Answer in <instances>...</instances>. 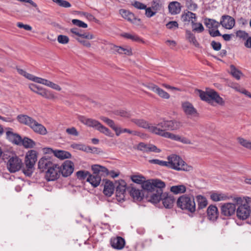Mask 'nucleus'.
<instances>
[{
  "label": "nucleus",
  "mask_w": 251,
  "mask_h": 251,
  "mask_svg": "<svg viewBox=\"0 0 251 251\" xmlns=\"http://www.w3.org/2000/svg\"><path fill=\"white\" fill-rule=\"evenodd\" d=\"M118 183L116 186V195L117 198H119L120 200H123L125 197V193L126 192V183L123 179L119 180L117 181Z\"/></svg>",
  "instance_id": "nucleus-14"
},
{
  "label": "nucleus",
  "mask_w": 251,
  "mask_h": 251,
  "mask_svg": "<svg viewBox=\"0 0 251 251\" xmlns=\"http://www.w3.org/2000/svg\"><path fill=\"white\" fill-rule=\"evenodd\" d=\"M17 70L19 74L29 80H31V75L26 73L24 70L22 69L17 68Z\"/></svg>",
  "instance_id": "nucleus-58"
},
{
  "label": "nucleus",
  "mask_w": 251,
  "mask_h": 251,
  "mask_svg": "<svg viewBox=\"0 0 251 251\" xmlns=\"http://www.w3.org/2000/svg\"><path fill=\"white\" fill-rule=\"evenodd\" d=\"M165 196L162 198V203L165 208H171L173 207L175 199L173 196L168 195L167 194L164 193Z\"/></svg>",
  "instance_id": "nucleus-27"
},
{
  "label": "nucleus",
  "mask_w": 251,
  "mask_h": 251,
  "mask_svg": "<svg viewBox=\"0 0 251 251\" xmlns=\"http://www.w3.org/2000/svg\"><path fill=\"white\" fill-rule=\"evenodd\" d=\"M132 122L138 126L146 128L148 129L149 132H151L152 124H149L148 122L143 119H133L132 120Z\"/></svg>",
  "instance_id": "nucleus-30"
},
{
  "label": "nucleus",
  "mask_w": 251,
  "mask_h": 251,
  "mask_svg": "<svg viewBox=\"0 0 251 251\" xmlns=\"http://www.w3.org/2000/svg\"><path fill=\"white\" fill-rule=\"evenodd\" d=\"M127 191L129 192L130 195L134 200L141 201L143 197L141 191L139 189H136L133 187H128Z\"/></svg>",
  "instance_id": "nucleus-26"
},
{
  "label": "nucleus",
  "mask_w": 251,
  "mask_h": 251,
  "mask_svg": "<svg viewBox=\"0 0 251 251\" xmlns=\"http://www.w3.org/2000/svg\"><path fill=\"white\" fill-rule=\"evenodd\" d=\"M177 206L182 210H186L191 213L196 210V204L193 197H190L187 195H184L177 199Z\"/></svg>",
  "instance_id": "nucleus-5"
},
{
  "label": "nucleus",
  "mask_w": 251,
  "mask_h": 251,
  "mask_svg": "<svg viewBox=\"0 0 251 251\" xmlns=\"http://www.w3.org/2000/svg\"><path fill=\"white\" fill-rule=\"evenodd\" d=\"M79 121L83 124L95 129H97L100 123L95 119L87 118L84 116H79L78 117Z\"/></svg>",
  "instance_id": "nucleus-15"
},
{
  "label": "nucleus",
  "mask_w": 251,
  "mask_h": 251,
  "mask_svg": "<svg viewBox=\"0 0 251 251\" xmlns=\"http://www.w3.org/2000/svg\"><path fill=\"white\" fill-rule=\"evenodd\" d=\"M204 24L208 28L209 33L212 37L220 36L221 34L218 29L220 26L219 23L215 20L206 18L204 19Z\"/></svg>",
  "instance_id": "nucleus-7"
},
{
  "label": "nucleus",
  "mask_w": 251,
  "mask_h": 251,
  "mask_svg": "<svg viewBox=\"0 0 251 251\" xmlns=\"http://www.w3.org/2000/svg\"><path fill=\"white\" fill-rule=\"evenodd\" d=\"M149 163L151 164H157L161 166H165L167 167V162L160 160L157 159H151L149 160Z\"/></svg>",
  "instance_id": "nucleus-51"
},
{
  "label": "nucleus",
  "mask_w": 251,
  "mask_h": 251,
  "mask_svg": "<svg viewBox=\"0 0 251 251\" xmlns=\"http://www.w3.org/2000/svg\"><path fill=\"white\" fill-rule=\"evenodd\" d=\"M164 137L169 138L175 141H179L184 144H190L191 143L190 141L188 139L185 137H181L178 135L169 132L166 133L165 134H164Z\"/></svg>",
  "instance_id": "nucleus-23"
},
{
  "label": "nucleus",
  "mask_w": 251,
  "mask_h": 251,
  "mask_svg": "<svg viewBox=\"0 0 251 251\" xmlns=\"http://www.w3.org/2000/svg\"><path fill=\"white\" fill-rule=\"evenodd\" d=\"M230 74L237 80H239L241 78V76L243 75L242 73L237 69L235 66L233 65H231L230 66Z\"/></svg>",
  "instance_id": "nucleus-40"
},
{
  "label": "nucleus",
  "mask_w": 251,
  "mask_h": 251,
  "mask_svg": "<svg viewBox=\"0 0 251 251\" xmlns=\"http://www.w3.org/2000/svg\"><path fill=\"white\" fill-rule=\"evenodd\" d=\"M7 137L12 143L17 145H21V137L17 133H14L11 131L6 132Z\"/></svg>",
  "instance_id": "nucleus-25"
},
{
  "label": "nucleus",
  "mask_w": 251,
  "mask_h": 251,
  "mask_svg": "<svg viewBox=\"0 0 251 251\" xmlns=\"http://www.w3.org/2000/svg\"><path fill=\"white\" fill-rule=\"evenodd\" d=\"M46 86L57 91H60L62 90V88L60 85L48 79L46 82Z\"/></svg>",
  "instance_id": "nucleus-48"
},
{
  "label": "nucleus",
  "mask_w": 251,
  "mask_h": 251,
  "mask_svg": "<svg viewBox=\"0 0 251 251\" xmlns=\"http://www.w3.org/2000/svg\"><path fill=\"white\" fill-rule=\"evenodd\" d=\"M196 199L198 203V209H203L208 204V201L205 197L201 195H198L196 197Z\"/></svg>",
  "instance_id": "nucleus-32"
},
{
  "label": "nucleus",
  "mask_w": 251,
  "mask_h": 251,
  "mask_svg": "<svg viewBox=\"0 0 251 251\" xmlns=\"http://www.w3.org/2000/svg\"><path fill=\"white\" fill-rule=\"evenodd\" d=\"M38 168L45 172V178L48 181H54L60 176V164L50 157H43L38 163Z\"/></svg>",
  "instance_id": "nucleus-1"
},
{
  "label": "nucleus",
  "mask_w": 251,
  "mask_h": 251,
  "mask_svg": "<svg viewBox=\"0 0 251 251\" xmlns=\"http://www.w3.org/2000/svg\"><path fill=\"white\" fill-rule=\"evenodd\" d=\"M198 93L200 97L202 100L206 101L208 103H212L213 101H215L221 105H223L225 104V101L214 90L204 92L199 90Z\"/></svg>",
  "instance_id": "nucleus-6"
},
{
  "label": "nucleus",
  "mask_w": 251,
  "mask_h": 251,
  "mask_svg": "<svg viewBox=\"0 0 251 251\" xmlns=\"http://www.w3.org/2000/svg\"><path fill=\"white\" fill-rule=\"evenodd\" d=\"M22 165L21 159L15 155L10 157L7 162L6 167L10 173H14L19 171L22 168Z\"/></svg>",
  "instance_id": "nucleus-8"
},
{
  "label": "nucleus",
  "mask_w": 251,
  "mask_h": 251,
  "mask_svg": "<svg viewBox=\"0 0 251 251\" xmlns=\"http://www.w3.org/2000/svg\"><path fill=\"white\" fill-rule=\"evenodd\" d=\"M72 22L74 25H76L79 27L85 28L88 26L86 23L77 19H73L72 20Z\"/></svg>",
  "instance_id": "nucleus-53"
},
{
  "label": "nucleus",
  "mask_w": 251,
  "mask_h": 251,
  "mask_svg": "<svg viewBox=\"0 0 251 251\" xmlns=\"http://www.w3.org/2000/svg\"><path fill=\"white\" fill-rule=\"evenodd\" d=\"M207 215L209 220L212 221L216 220L219 215L217 207L215 205H209L207 209Z\"/></svg>",
  "instance_id": "nucleus-20"
},
{
  "label": "nucleus",
  "mask_w": 251,
  "mask_h": 251,
  "mask_svg": "<svg viewBox=\"0 0 251 251\" xmlns=\"http://www.w3.org/2000/svg\"><path fill=\"white\" fill-rule=\"evenodd\" d=\"M121 15L125 19L131 22L134 19L133 14L125 9H121L119 11Z\"/></svg>",
  "instance_id": "nucleus-41"
},
{
  "label": "nucleus",
  "mask_w": 251,
  "mask_h": 251,
  "mask_svg": "<svg viewBox=\"0 0 251 251\" xmlns=\"http://www.w3.org/2000/svg\"><path fill=\"white\" fill-rule=\"evenodd\" d=\"M186 4L188 9L194 11L198 8L197 4L194 2L192 0H187Z\"/></svg>",
  "instance_id": "nucleus-57"
},
{
  "label": "nucleus",
  "mask_w": 251,
  "mask_h": 251,
  "mask_svg": "<svg viewBox=\"0 0 251 251\" xmlns=\"http://www.w3.org/2000/svg\"><path fill=\"white\" fill-rule=\"evenodd\" d=\"M85 38H75V40L77 41L78 42H79L80 44L82 45L83 46L87 47L90 48L91 46V44L88 41L85 40Z\"/></svg>",
  "instance_id": "nucleus-56"
},
{
  "label": "nucleus",
  "mask_w": 251,
  "mask_h": 251,
  "mask_svg": "<svg viewBox=\"0 0 251 251\" xmlns=\"http://www.w3.org/2000/svg\"><path fill=\"white\" fill-rule=\"evenodd\" d=\"M104 181V188L103 193L107 196L110 197L113 194L115 190V186L113 183L107 179L103 180Z\"/></svg>",
  "instance_id": "nucleus-21"
},
{
  "label": "nucleus",
  "mask_w": 251,
  "mask_h": 251,
  "mask_svg": "<svg viewBox=\"0 0 251 251\" xmlns=\"http://www.w3.org/2000/svg\"><path fill=\"white\" fill-rule=\"evenodd\" d=\"M137 149L144 152L152 151L158 153L161 151V150L158 149L155 146L152 144H146L142 142L138 144Z\"/></svg>",
  "instance_id": "nucleus-18"
},
{
  "label": "nucleus",
  "mask_w": 251,
  "mask_h": 251,
  "mask_svg": "<svg viewBox=\"0 0 251 251\" xmlns=\"http://www.w3.org/2000/svg\"><path fill=\"white\" fill-rule=\"evenodd\" d=\"M236 36L241 38L246 39L248 37V34L244 31L239 30L236 32Z\"/></svg>",
  "instance_id": "nucleus-64"
},
{
  "label": "nucleus",
  "mask_w": 251,
  "mask_h": 251,
  "mask_svg": "<svg viewBox=\"0 0 251 251\" xmlns=\"http://www.w3.org/2000/svg\"><path fill=\"white\" fill-rule=\"evenodd\" d=\"M239 143L244 147L251 150V142L244 139L243 138H238Z\"/></svg>",
  "instance_id": "nucleus-49"
},
{
  "label": "nucleus",
  "mask_w": 251,
  "mask_h": 251,
  "mask_svg": "<svg viewBox=\"0 0 251 251\" xmlns=\"http://www.w3.org/2000/svg\"><path fill=\"white\" fill-rule=\"evenodd\" d=\"M32 130L41 135H46L48 133L46 128L35 120H32Z\"/></svg>",
  "instance_id": "nucleus-19"
},
{
  "label": "nucleus",
  "mask_w": 251,
  "mask_h": 251,
  "mask_svg": "<svg viewBox=\"0 0 251 251\" xmlns=\"http://www.w3.org/2000/svg\"><path fill=\"white\" fill-rule=\"evenodd\" d=\"M71 36L75 39V38H83L87 40H91L95 38L93 34L89 32H84L77 28H72L70 29Z\"/></svg>",
  "instance_id": "nucleus-11"
},
{
  "label": "nucleus",
  "mask_w": 251,
  "mask_h": 251,
  "mask_svg": "<svg viewBox=\"0 0 251 251\" xmlns=\"http://www.w3.org/2000/svg\"><path fill=\"white\" fill-rule=\"evenodd\" d=\"M66 132L70 135H73L74 136H78V132L76 130V128L74 127L71 128H68L66 129Z\"/></svg>",
  "instance_id": "nucleus-62"
},
{
  "label": "nucleus",
  "mask_w": 251,
  "mask_h": 251,
  "mask_svg": "<svg viewBox=\"0 0 251 251\" xmlns=\"http://www.w3.org/2000/svg\"><path fill=\"white\" fill-rule=\"evenodd\" d=\"M97 129L101 133L104 134L106 136H112V133L110 130L107 127L102 125L100 123V125L99 126Z\"/></svg>",
  "instance_id": "nucleus-47"
},
{
  "label": "nucleus",
  "mask_w": 251,
  "mask_h": 251,
  "mask_svg": "<svg viewBox=\"0 0 251 251\" xmlns=\"http://www.w3.org/2000/svg\"><path fill=\"white\" fill-rule=\"evenodd\" d=\"M192 29L193 31L201 33L204 31V27L201 23L192 22Z\"/></svg>",
  "instance_id": "nucleus-45"
},
{
  "label": "nucleus",
  "mask_w": 251,
  "mask_h": 251,
  "mask_svg": "<svg viewBox=\"0 0 251 251\" xmlns=\"http://www.w3.org/2000/svg\"><path fill=\"white\" fill-rule=\"evenodd\" d=\"M152 194L151 195L149 201L152 203H156L159 202L163 197L165 195H163V190L159 189V191L152 192Z\"/></svg>",
  "instance_id": "nucleus-29"
},
{
  "label": "nucleus",
  "mask_w": 251,
  "mask_h": 251,
  "mask_svg": "<svg viewBox=\"0 0 251 251\" xmlns=\"http://www.w3.org/2000/svg\"><path fill=\"white\" fill-rule=\"evenodd\" d=\"M112 50L120 54H125L127 55H132V50L130 48H125L122 47L114 46Z\"/></svg>",
  "instance_id": "nucleus-33"
},
{
  "label": "nucleus",
  "mask_w": 251,
  "mask_h": 251,
  "mask_svg": "<svg viewBox=\"0 0 251 251\" xmlns=\"http://www.w3.org/2000/svg\"><path fill=\"white\" fill-rule=\"evenodd\" d=\"M90 173L87 171H79L76 172V176L80 179H84L88 177Z\"/></svg>",
  "instance_id": "nucleus-52"
},
{
  "label": "nucleus",
  "mask_w": 251,
  "mask_h": 251,
  "mask_svg": "<svg viewBox=\"0 0 251 251\" xmlns=\"http://www.w3.org/2000/svg\"><path fill=\"white\" fill-rule=\"evenodd\" d=\"M111 246L116 249L121 250L125 245V239L120 236H117L115 238L111 239Z\"/></svg>",
  "instance_id": "nucleus-22"
},
{
  "label": "nucleus",
  "mask_w": 251,
  "mask_h": 251,
  "mask_svg": "<svg viewBox=\"0 0 251 251\" xmlns=\"http://www.w3.org/2000/svg\"><path fill=\"white\" fill-rule=\"evenodd\" d=\"M122 36L125 38L130 39L132 41L137 42H142V40L138 36L135 34L124 33L122 34Z\"/></svg>",
  "instance_id": "nucleus-42"
},
{
  "label": "nucleus",
  "mask_w": 251,
  "mask_h": 251,
  "mask_svg": "<svg viewBox=\"0 0 251 251\" xmlns=\"http://www.w3.org/2000/svg\"><path fill=\"white\" fill-rule=\"evenodd\" d=\"M54 156L59 159H64L70 158L71 157V154L69 152L65 151L55 150Z\"/></svg>",
  "instance_id": "nucleus-34"
},
{
  "label": "nucleus",
  "mask_w": 251,
  "mask_h": 251,
  "mask_svg": "<svg viewBox=\"0 0 251 251\" xmlns=\"http://www.w3.org/2000/svg\"><path fill=\"white\" fill-rule=\"evenodd\" d=\"M181 19V20L183 22L191 21L192 23V21H193V19H196V15L191 12L187 11L182 14Z\"/></svg>",
  "instance_id": "nucleus-38"
},
{
  "label": "nucleus",
  "mask_w": 251,
  "mask_h": 251,
  "mask_svg": "<svg viewBox=\"0 0 251 251\" xmlns=\"http://www.w3.org/2000/svg\"><path fill=\"white\" fill-rule=\"evenodd\" d=\"M58 42L62 44H66L69 42V38L66 35H59L57 37Z\"/></svg>",
  "instance_id": "nucleus-54"
},
{
  "label": "nucleus",
  "mask_w": 251,
  "mask_h": 251,
  "mask_svg": "<svg viewBox=\"0 0 251 251\" xmlns=\"http://www.w3.org/2000/svg\"><path fill=\"white\" fill-rule=\"evenodd\" d=\"M25 168L23 170L24 174L27 176L31 175V150L29 151L25 156Z\"/></svg>",
  "instance_id": "nucleus-16"
},
{
  "label": "nucleus",
  "mask_w": 251,
  "mask_h": 251,
  "mask_svg": "<svg viewBox=\"0 0 251 251\" xmlns=\"http://www.w3.org/2000/svg\"><path fill=\"white\" fill-rule=\"evenodd\" d=\"M71 147L75 149H77L81 151H86V147L85 146L80 144H76L74 143L71 145Z\"/></svg>",
  "instance_id": "nucleus-60"
},
{
  "label": "nucleus",
  "mask_w": 251,
  "mask_h": 251,
  "mask_svg": "<svg viewBox=\"0 0 251 251\" xmlns=\"http://www.w3.org/2000/svg\"><path fill=\"white\" fill-rule=\"evenodd\" d=\"M227 198V196L223 193L213 192L210 195V198L214 201H225Z\"/></svg>",
  "instance_id": "nucleus-37"
},
{
  "label": "nucleus",
  "mask_w": 251,
  "mask_h": 251,
  "mask_svg": "<svg viewBox=\"0 0 251 251\" xmlns=\"http://www.w3.org/2000/svg\"><path fill=\"white\" fill-rule=\"evenodd\" d=\"M181 107L184 113L189 117H195L198 115L196 109L189 101H184L181 103Z\"/></svg>",
  "instance_id": "nucleus-12"
},
{
  "label": "nucleus",
  "mask_w": 251,
  "mask_h": 251,
  "mask_svg": "<svg viewBox=\"0 0 251 251\" xmlns=\"http://www.w3.org/2000/svg\"><path fill=\"white\" fill-rule=\"evenodd\" d=\"M18 121L21 124L27 125L29 126H31V119L30 117L26 115L21 114L17 116Z\"/></svg>",
  "instance_id": "nucleus-35"
},
{
  "label": "nucleus",
  "mask_w": 251,
  "mask_h": 251,
  "mask_svg": "<svg viewBox=\"0 0 251 251\" xmlns=\"http://www.w3.org/2000/svg\"><path fill=\"white\" fill-rule=\"evenodd\" d=\"M47 80V79H46L32 76V81H34L38 83L42 84L43 85H46Z\"/></svg>",
  "instance_id": "nucleus-61"
},
{
  "label": "nucleus",
  "mask_w": 251,
  "mask_h": 251,
  "mask_svg": "<svg viewBox=\"0 0 251 251\" xmlns=\"http://www.w3.org/2000/svg\"><path fill=\"white\" fill-rule=\"evenodd\" d=\"M150 89L156 93L160 97L164 99H169L170 96L169 93L163 90L162 89L159 88L155 85H152L150 87Z\"/></svg>",
  "instance_id": "nucleus-24"
},
{
  "label": "nucleus",
  "mask_w": 251,
  "mask_h": 251,
  "mask_svg": "<svg viewBox=\"0 0 251 251\" xmlns=\"http://www.w3.org/2000/svg\"><path fill=\"white\" fill-rule=\"evenodd\" d=\"M130 177L133 182L137 184H142L145 180V178L142 176L133 175Z\"/></svg>",
  "instance_id": "nucleus-46"
},
{
  "label": "nucleus",
  "mask_w": 251,
  "mask_h": 251,
  "mask_svg": "<svg viewBox=\"0 0 251 251\" xmlns=\"http://www.w3.org/2000/svg\"><path fill=\"white\" fill-rule=\"evenodd\" d=\"M233 201L236 205L240 204L237 209V216L240 219H246L250 215L251 210L250 203L246 201H243L240 197H236Z\"/></svg>",
  "instance_id": "nucleus-4"
},
{
  "label": "nucleus",
  "mask_w": 251,
  "mask_h": 251,
  "mask_svg": "<svg viewBox=\"0 0 251 251\" xmlns=\"http://www.w3.org/2000/svg\"><path fill=\"white\" fill-rule=\"evenodd\" d=\"M127 132L129 134H132L135 135L136 134V132L133 130H130L127 128H122L121 127H118L117 130L116 132V134L117 136H119L121 133Z\"/></svg>",
  "instance_id": "nucleus-50"
},
{
  "label": "nucleus",
  "mask_w": 251,
  "mask_h": 251,
  "mask_svg": "<svg viewBox=\"0 0 251 251\" xmlns=\"http://www.w3.org/2000/svg\"><path fill=\"white\" fill-rule=\"evenodd\" d=\"M169 12L172 14H176L180 12L181 10L180 4L177 1H173L168 5Z\"/></svg>",
  "instance_id": "nucleus-31"
},
{
  "label": "nucleus",
  "mask_w": 251,
  "mask_h": 251,
  "mask_svg": "<svg viewBox=\"0 0 251 251\" xmlns=\"http://www.w3.org/2000/svg\"><path fill=\"white\" fill-rule=\"evenodd\" d=\"M60 174L64 177L70 176L74 171V164L70 160H66L61 165Z\"/></svg>",
  "instance_id": "nucleus-10"
},
{
  "label": "nucleus",
  "mask_w": 251,
  "mask_h": 251,
  "mask_svg": "<svg viewBox=\"0 0 251 251\" xmlns=\"http://www.w3.org/2000/svg\"><path fill=\"white\" fill-rule=\"evenodd\" d=\"M211 45L212 48L216 51L219 50L221 48V44L220 42H217L213 41L211 43Z\"/></svg>",
  "instance_id": "nucleus-63"
},
{
  "label": "nucleus",
  "mask_w": 251,
  "mask_h": 251,
  "mask_svg": "<svg viewBox=\"0 0 251 251\" xmlns=\"http://www.w3.org/2000/svg\"><path fill=\"white\" fill-rule=\"evenodd\" d=\"M235 203H226L221 206V213L223 215L228 217L233 215L236 210Z\"/></svg>",
  "instance_id": "nucleus-13"
},
{
  "label": "nucleus",
  "mask_w": 251,
  "mask_h": 251,
  "mask_svg": "<svg viewBox=\"0 0 251 251\" xmlns=\"http://www.w3.org/2000/svg\"><path fill=\"white\" fill-rule=\"evenodd\" d=\"M186 38L189 40V41L192 43L195 46H199V44L197 41L195 35L190 31H186Z\"/></svg>",
  "instance_id": "nucleus-43"
},
{
  "label": "nucleus",
  "mask_w": 251,
  "mask_h": 251,
  "mask_svg": "<svg viewBox=\"0 0 251 251\" xmlns=\"http://www.w3.org/2000/svg\"><path fill=\"white\" fill-rule=\"evenodd\" d=\"M182 126L181 123L176 120H163L156 125H152L151 132L164 137V134L168 133L167 130H176Z\"/></svg>",
  "instance_id": "nucleus-2"
},
{
  "label": "nucleus",
  "mask_w": 251,
  "mask_h": 251,
  "mask_svg": "<svg viewBox=\"0 0 251 251\" xmlns=\"http://www.w3.org/2000/svg\"><path fill=\"white\" fill-rule=\"evenodd\" d=\"M132 4L134 7L139 9H144L146 8L145 4L138 1H133Z\"/></svg>",
  "instance_id": "nucleus-59"
},
{
  "label": "nucleus",
  "mask_w": 251,
  "mask_h": 251,
  "mask_svg": "<svg viewBox=\"0 0 251 251\" xmlns=\"http://www.w3.org/2000/svg\"><path fill=\"white\" fill-rule=\"evenodd\" d=\"M101 181V176L100 175H93L89 174L87 178V181L89 182L93 187L99 186Z\"/></svg>",
  "instance_id": "nucleus-28"
},
{
  "label": "nucleus",
  "mask_w": 251,
  "mask_h": 251,
  "mask_svg": "<svg viewBox=\"0 0 251 251\" xmlns=\"http://www.w3.org/2000/svg\"><path fill=\"white\" fill-rule=\"evenodd\" d=\"M186 188L184 185H178L173 186L170 188V191L174 194L184 193L186 192Z\"/></svg>",
  "instance_id": "nucleus-36"
},
{
  "label": "nucleus",
  "mask_w": 251,
  "mask_h": 251,
  "mask_svg": "<svg viewBox=\"0 0 251 251\" xmlns=\"http://www.w3.org/2000/svg\"><path fill=\"white\" fill-rule=\"evenodd\" d=\"M142 187L144 189L149 191L154 192L152 179L143 182Z\"/></svg>",
  "instance_id": "nucleus-44"
},
{
  "label": "nucleus",
  "mask_w": 251,
  "mask_h": 251,
  "mask_svg": "<svg viewBox=\"0 0 251 251\" xmlns=\"http://www.w3.org/2000/svg\"><path fill=\"white\" fill-rule=\"evenodd\" d=\"M167 167L177 171H190L192 170L179 156L172 154L167 157Z\"/></svg>",
  "instance_id": "nucleus-3"
},
{
  "label": "nucleus",
  "mask_w": 251,
  "mask_h": 251,
  "mask_svg": "<svg viewBox=\"0 0 251 251\" xmlns=\"http://www.w3.org/2000/svg\"><path fill=\"white\" fill-rule=\"evenodd\" d=\"M32 91L48 100H53L57 99V97L55 96L52 91L45 88H40L36 85L32 84Z\"/></svg>",
  "instance_id": "nucleus-9"
},
{
  "label": "nucleus",
  "mask_w": 251,
  "mask_h": 251,
  "mask_svg": "<svg viewBox=\"0 0 251 251\" xmlns=\"http://www.w3.org/2000/svg\"><path fill=\"white\" fill-rule=\"evenodd\" d=\"M220 24L225 28L231 29L235 25L234 19L228 15H224L222 17Z\"/></svg>",
  "instance_id": "nucleus-17"
},
{
  "label": "nucleus",
  "mask_w": 251,
  "mask_h": 251,
  "mask_svg": "<svg viewBox=\"0 0 251 251\" xmlns=\"http://www.w3.org/2000/svg\"><path fill=\"white\" fill-rule=\"evenodd\" d=\"M21 145H23L25 148H29L31 146V139L25 137L23 139H21Z\"/></svg>",
  "instance_id": "nucleus-55"
},
{
  "label": "nucleus",
  "mask_w": 251,
  "mask_h": 251,
  "mask_svg": "<svg viewBox=\"0 0 251 251\" xmlns=\"http://www.w3.org/2000/svg\"><path fill=\"white\" fill-rule=\"evenodd\" d=\"M154 192L159 191V189L162 190L165 187V183L160 179H152Z\"/></svg>",
  "instance_id": "nucleus-39"
}]
</instances>
